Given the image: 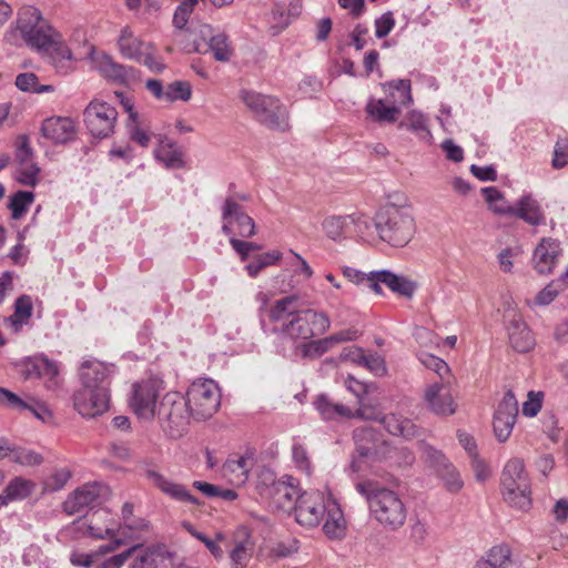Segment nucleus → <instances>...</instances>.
<instances>
[{"mask_svg":"<svg viewBox=\"0 0 568 568\" xmlns=\"http://www.w3.org/2000/svg\"><path fill=\"white\" fill-rule=\"evenodd\" d=\"M110 494L109 486L100 481H92L74 489L71 497H108Z\"/></svg>","mask_w":568,"mask_h":568,"instance_id":"obj_55","label":"nucleus"},{"mask_svg":"<svg viewBox=\"0 0 568 568\" xmlns=\"http://www.w3.org/2000/svg\"><path fill=\"white\" fill-rule=\"evenodd\" d=\"M47 364L44 363V356L27 357L18 363L16 366L19 373L26 378L39 377V371Z\"/></svg>","mask_w":568,"mask_h":568,"instance_id":"obj_52","label":"nucleus"},{"mask_svg":"<svg viewBox=\"0 0 568 568\" xmlns=\"http://www.w3.org/2000/svg\"><path fill=\"white\" fill-rule=\"evenodd\" d=\"M34 195L29 191H18L10 196L8 207L12 212V219L19 220L33 203Z\"/></svg>","mask_w":568,"mask_h":568,"instance_id":"obj_44","label":"nucleus"},{"mask_svg":"<svg viewBox=\"0 0 568 568\" xmlns=\"http://www.w3.org/2000/svg\"><path fill=\"white\" fill-rule=\"evenodd\" d=\"M195 489L205 495L206 497H237L236 493L232 489H225L220 491L217 486L209 484L206 481L195 480L193 483Z\"/></svg>","mask_w":568,"mask_h":568,"instance_id":"obj_62","label":"nucleus"},{"mask_svg":"<svg viewBox=\"0 0 568 568\" xmlns=\"http://www.w3.org/2000/svg\"><path fill=\"white\" fill-rule=\"evenodd\" d=\"M84 123L95 139H106L114 132L118 120L116 109L104 101L92 100L83 112Z\"/></svg>","mask_w":568,"mask_h":568,"instance_id":"obj_11","label":"nucleus"},{"mask_svg":"<svg viewBox=\"0 0 568 568\" xmlns=\"http://www.w3.org/2000/svg\"><path fill=\"white\" fill-rule=\"evenodd\" d=\"M323 231L333 241H338L349 234L348 214L326 216L322 222Z\"/></svg>","mask_w":568,"mask_h":568,"instance_id":"obj_39","label":"nucleus"},{"mask_svg":"<svg viewBox=\"0 0 568 568\" xmlns=\"http://www.w3.org/2000/svg\"><path fill=\"white\" fill-rule=\"evenodd\" d=\"M514 560L511 549L508 545L501 544L491 547L486 556L479 559L474 568H513Z\"/></svg>","mask_w":568,"mask_h":568,"instance_id":"obj_28","label":"nucleus"},{"mask_svg":"<svg viewBox=\"0 0 568 568\" xmlns=\"http://www.w3.org/2000/svg\"><path fill=\"white\" fill-rule=\"evenodd\" d=\"M113 372L112 365H106L97 359H87L82 362L80 369H79V376L81 379V383L83 384V374L88 373L90 383L89 386L93 387H100V386H106L109 388V377L111 376Z\"/></svg>","mask_w":568,"mask_h":568,"instance_id":"obj_24","label":"nucleus"},{"mask_svg":"<svg viewBox=\"0 0 568 568\" xmlns=\"http://www.w3.org/2000/svg\"><path fill=\"white\" fill-rule=\"evenodd\" d=\"M163 382L159 378H148L132 385L129 405L141 419L151 420L158 413L156 402Z\"/></svg>","mask_w":568,"mask_h":568,"instance_id":"obj_9","label":"nucleus"},{"mask_svg":"<svg viewBox=\"0 0 568 568\" xmlns=\"http://www.w3.org/2000/svg\"><path fill=\"white\" fill-rule=\"evenodd\" d=\"M131 568H185L175 561V552L158 544L138 549Z\"/></svg>","mask_w":568,"mask_h":568,"instance_id":"obj_15","label":"nucleus"},{"mask_svg":"<svg viewBox=\"0 0 568 568\" xmlns=\"http://www.w3.org/2000/svg\"><path fill=\"white\" fill-rule=\"evenodd\" d=\"M150 521L133 514V505L125 503L122 506L121 532L130 539H140L142 534L150 531Z\"/></svg>","mask_w":568,"mask_h":568,"instance_id":"obj_23","label":"nucleus"},{"mask_svg":"<svg viewBox=\"0 0 568 568\" xmlns=\"http://www.w3.org/2000/svg\"><path fill=\"white\" fill-rule=\"evenodd\" d=\"M185 399L192 418L205 420L211 418L221 405L220 388L213 379H199L191 384Z\"/></svg>","mask_w":568,"mask_h":568,"instance_id":"obj_7","label":"nucleus"},{"mask_svg":"<svg viewBox=\"0 0 568 568\" xmlns=\"http://www.w3.org/2000/svg\"><path fill=\"white\" fill-rule=\"evenodd\" d=\"M395 26V19L390 11L385 12L375 20V36L378 39H383L393 30Z\"/></svg>","mask_w":568,"mask_h":568,"instance_id":"obj_64","label":"nucleus"},{"mask_svg":"<svg viewBox=\"0 0 568 568\" xmlns=\"http://www.w3.org/2000/svg\"><path fill=\"white\" fill-rule=\"evenodd\" d=\"M281 258L282 253L277 250H274L257 255L245 266V268L251 277H256L263 268L277 264Z\"/></svg>","mask_w":568,"mask_h":568,"instance_id":"obj_43","label":"nucleus"},{"mask_svg":"<svg viewBox=\"0 0 568 568\" xmlns=\"http://www.w3.org/2000/svg\"><path fill=\"white\" fill-rule=\"evenodd\" d=\"M252 542H250L248 537L245 540L239 541L233 550L231 551V560L234 568H243L248 562L252 556Z\"/></svg>","mask_w":568,"mask_h":568,"instance_id":"obj_57","label":"nucleus"},{"mask_svg":"<svg viewBox=\"0 0 568 568\" xmlns=\"http://www.w3.org/2000/svg\"><path fill=\"white\" fill-rule=\"evenodd\" d=\"M33 304L32 298L29 295H21L14 302V312L12 315L6 318V322L10 323L14 332H19L21 327L28 323L32 316Z\"/></svg>","mask_w":568,"mask_h":568,"instance_id":"obj_36","label":"nucleus"},{"mask_svg":"<svg viewBox=\"0 0 568 568\" xmlns=\"http://www.w3.org/2000/svg\"><path fill=\"white\" fill-rule=\"evenodd\" d=\"M165 94V101L169 102L176 100L189 101L191 99L192 89L186 81H174L168 85Z\"/></svg>","mask_w":568,"mask_h":568,"instance_id":"obj_56","label":"nucleus"},{"mask_svg":"<svg viewBox=\"0 0 568 568\" xmlns=\"http://www.w3.org/2000/svg\"><path fill=\"white\" fill-rule=\"evenodd\" d=\"M52 64L60 73H67L70 69L72 60V52L69 47L62 41L61 36L58 33L50 44L48 51Z\"/></svg>","mask_w":568,"mask_h":568,"instance_id":"obj_35","label":"nucleus"},{"mask_svg":"<svg viewBox=\"0 0 568 568\" xmlns=\"http://www.w3.org/2000/svg\"><path fill=\"white\" fill-rule=\"evenodd\" d=\"M210 50L217 61H229L232 57V48L229 38L224 33H217L209 40Z\"/></svg>","mask_w":568,"mask_h":568,"instance_id":"obj_48","label":"nucleus"},{"mask_svg":"<svg viewBox=\"0 0 568 568\" xmlns=\"http://www.w3.org/2000/svg\"><path fill=\"white\" fill-rule=\"evenodd\" d=\"M417 358L426 368L434 371L439 379L445 381V378L452 377L450 368L444 359L426 352H418Z\"/></svg>","mask_w":568,"mask_h":568,"instance_id":"obj_45","label":"nucleus"},{"mask_svg":"<svg viewBox=\"0 0 568 568\" xmlns=\"http://www.w3.org/2000/svg\"><path fill=\"white\" fill-rule=\"evenodd\" d=\"M34 486L32 480L16 477L7 485L4 497H29L33 493Z\"/></svg>","mask_w":568,"mask_h":568,"instance_id":"obj_51","label":"nucleus"},{"mask_svg":"<svg viewBox=\"0 0 568 568\" xmlns=\"http://www.w3.org/2000/svg\"><path fill=\"white\" fill-rule=\"evenodd\" d=\"M98 68L103 77L114 81H123L128 74L125 67L115 62L110 55H103Z\"/></svg>","mask_w":568,"mask_h":568,"instance_id":"obj_46","label":"nucleus"},{"mask_svg":"<svg viewBox=\"0 0 568 568\" xmlns=\"http://www.w3.org/2000/svg\"><path fill=\"white\" fill-rule=\"evenodd\" d=\"M241 99L265 126L282 132L290 129L287 110L276 98L243 90Z\"/></svg>","mask_w":568,"mask_h":568,"instance_id":"obj_4","label":"nucleus"},{"mask_svg":"<svg viewBox=\"0 0 568 568\" xmlns=\"http://www.w3.org/2000/svg\"><path fill=\"white\" fill-rule=\"evenodd\" d=\"M154 156L169 169H180L184 165L183 152L169 139H161L154 150Z\"/></svg>","mask_w":568,"mask_h":568,"instance_id":"obj_32","label":"nucleus"},{"mask_svg":"<svg viewBox=\"0 0 568 568\" xmlns=\"http://www.w3.org/2000/svg\"><path fill=\"white\" fill-rule=\"evenodd\" d=\"M378 422L382 423L392 435L413 438L418 434L417 426L410 419L396 414H382Z\"/></svg>","mask_w":568,"mask_h":568,"instance_id":"obj_33","label":"nucleus"},{"mask_svg":"<svg viewBox=\"0 0 568 568\" xmlns=\"http://www.w3.org/2000/svg\"><path fill=\"white\" fill-rule=\"evenodd\" d=\"M481 193L485 196L486 202L489 205V209L498 214L496 207H510L508 203L505 202L503 193L495 186H487L481 189Z\"/></svg>","mask_w":568,"mask_h":568,"instance_id":"obj_61","label":"nucleus"},{"mask_svg":"<svg viewBox=\"0 0 568 568\" xmlns=\"http://www.w3.org/2000/svg\"><path fill=\"white\" fill-rule=\"evenodd\" d=\"M160 424L172 438L181 437L192 417L189 404L179 393H166L158 407Z\"/></svg>","mask_w":568,"mask_h":568,"instance_id":"obj_6","label":"nucleus"},{"mask_svg":"<svg viewBox=\"0 0 568 568\" xmlns=\"http://www.w3.org/2000/svg\"><path fill=\"white\" fill-rule=\"evenodd\" d=\"M313 404L324 420H333L338 417L353 418V410L349 407L339 403H335L326 394H320Z\"/></svg>","mask_w":568,"mask_h":568,"instance_id":"obj_30","label":"nucleus"},{"mask_svg":"<svg viewBox=\"0 0 568 568\" xmlns=\"http://www.w3.org/2000/svg\"><path fill=\"white\" fill-rule=\"evenodd\" d=\"M40 168L32 160L18 165L17 180L27 186H36L39 182Z\"/></svg>","mask_w":568,"mask_h":568,"instance_id":"obj_50","label":"nucleus"},{"mask_svg":"<svg viewBox=\"0 0 568 568\" xmlns=\"http://www.w3.org/2000/svg\"><path fill=\"white\" fill-rule=\"evenodd\" d=\"M372 222L368 216L363 213L348 214V231L349 234L355 233L361 237H366L371 234Z\"/></svg>","mask_w":568,"mask_h":568,"instance_id":"obj_54","label":"nucleus"},{"mask_svg":"<svg viewBox=\"0 0 568 568\" xmlns=\"http://www.w3.org/2000/svg\"><path fill=\"white\" fill-rule=\"evenodd\" d=\"M379 274L383 284L400 296L412 298L417 290V284L405 276L397 275L388 270H381Z\"/></svg>","mask_w":568,"mask_h":568,"instance_id":"obj_34","label":"nucleus"},{"mask_svg":"<svg viewBox=\"0 0 568 568\" xmlns=\"http://www.w3.org/2000/svg\"><path fill=\"white\" fill-rule=\"evenodd\" d=\"M365 111L376 122L394 123L400 113V108L395 105L388 98L386 100L371 98Z\"/></svg>","mask_w":568,"mask_h":568,"instance_id":"obj_26","label":"nucleus"},{"mask_svg":"<svg viewBox=\"0 0 568 568\" xmlns=\"http://www.w3.org/2000/svg\"><path fill=\"white\" fill-rule=\"evenodd\" d=\"M453 377L435 382L428 385L424 392V400L428 409L438 416H450L455 414L457 404L450 394Z\"/></svg>","mask_w":568,"mask_h":568,"instance_id":"obj_12","label":"nucleus"},{"mask_svg":"<svg viewBox=\"0 0 568 568\" xmlns=\"http://www.w3.org/2000/svg\"><path fill=\"white\" fill-rule=\"evenodd\" d=\"M361 366L367 368L376 376H383L387 373L385 361L377 353L364 354V359L362 361Z\"/></svg>","mask_w":568,"mask_h":568,"instance_id":"obj_60","label":"nucleus"},{"mask_svg":"<svg viewBox=\"0 0 568 568\" xmlns=\"http://www.w3.org/2000/svg\"><path fill=\"white\" fill-rule=\"evenodd\" d=\"M17 29L26 43L38 51H48L58 34L33 7L23 8L19 12Z\"/></svg>","mask_w":568,"mask_h":568,"instance_id":"obj_5","label":"nucleus"},{"mask_svg":"<svg viewBox=\"0 0 568 568\" xmlns=\"http://www.w3.org/2000/svg\"><path fill=\"white\" fill-rule=\"evenodd\" d=\"M253 466L251 455L230 457L222 467V476L233 486H242L248 478V473Z\"/></svg>","mask_w":568,"mask_h":568,"instance_id":"obj_22","label":"nucleus"},{"mask_svg":"<svg viewBox=\"0 0 568 568\" xmlns=\"http://www.w3.org/2000/svg\"><path fill=\"white\" fill-rule=\"evenodd\" d=\"M356 445L351 467L353 471H363L366 467L376 462L390 459L395 449H393L372 427L357 428L354 432Z\"/></svg>","mask_w":568,"mask_h":568,"instance_id":"obj_3","label":"nucleus"},{"mask_svg":"<svg viewBox=\"0 0 568 568\" xmlns=\"http://www.w3.org/2000/svg\"><path fill=\"white\" fill-rule=\"evenodd\" d=\"M124 108L131 120V123L128 125L130 139L143 148L148 146L151 140L150 134L138 125V113L133 111V105L126 101Z\"/></svg>","mask_w":568,"mask_h":568,"instance_id":"obj_47","label":"nucleus"},{"mask_svg":"<svg viewBox=\"0 0 568 568\" xmlns=\"http://www.w3.org/2000/svg\"><path fill=\"white\" fill-rule=\"evenodd\" d=\"M197 3L196 0H183L173 14V26L176 29H184L186 26L190 14L193 11L194 6Z\"/></svg>","mask_w":568,"mask_h":568,"instance_id":"obj_59","label":"nucleus"},{"mask_svg":"<svg viewBox=\"0 0 568 568\" xmlns=\"http://www.w3.org/2000/svg\"><path fill=\"white\" fill-rule=\"evenodd\" d=\"M373 516L390 529L400 527L406 518L403 499H367Z\"/></svg>","mask_w":568,"mask_h":568,"instance_id":"obj_16","label":"nucleus"},{"mask_svg":"<svg viewBox=\"0 0 568 568\" xmlns=\"http://www.w3.org/2000/svg\"><path fill=\"white\" fill-rule=\"evenodd\" d=\"M327 507V499H295L293 515L297 524L312 528L324 519Z\"/></svg>","mask_w":568,"mask_h":568,"instance_id":"obj_17","label":"nucleus"},{"mask_svg":"<svg viewBox=\"0 0 568 568\" xmlns=\"http://www.w3.org/2000/svg\"><path fill=\"white\" fill-rule=\"evenodd\" d=\"M400 129H406L423 141L429 142L432 133L427 124L425 115L418 111H410L407 113L404 121L399 123Z\"/></svg>","mask_w":568,"mask_h":568,"instance_id":"obj_37","label":"nucleus"},{"mask_svg":"<svg viewBox=\"0 0 568 568\" xmlns=\"http://www.w3.org/2000/svg\"><path fill=\"white\" fill-rule=\"evenodd\" d=\"M426 453L428 457L432 458L438 467H442L440 476L448 491L452 494H456L463 487V480L459 476V473L450 463H448L446 457L440 452L432 447H428L426 449Z\"/></svg>","mask_w":568,"mask_h":568,"instance_id":"obj_25","label":"nucleus"},{"mask_svg":"<svg viewBox=\"0 0 568 568\" xmlns=\"http://www.w3.org/2000/svg\"><path fill=\"white\" fill-rule=\"evenodd\" d=\"M88 373L83 374V384L73 395L74 409L83 417L93 418L109 409L110 392L106 386H89Z\"/></svg>","mask_w":568,"mask_h":568,"instance_id":"obj_10","label":"nucleus"},{"mask_svg":"<svg viewBox=\"0 0 568 568\" xmlns=\"http://www.w3.org/2000/svg\"><path fill=\"white\" fill-rule=\"evenodd\" d=\"M118 47L124 58L138 61L145 50H149L150 44L135 37L129 27H124L118 39Z\"/></svg>","mask_w":568,"mask_h":568,"instance_id":"obj_29","label":"nucleus"},{"mask_svg":"<svg viewBox=\"0 0 568 568\" xmlns=\"http://www.w3.org/2000/svg\"><path fill=\"white\" fill-rule=\"evenodd\" d=\"M11 460L22 466H38L42 464L43 457L34 450L13 447Z\"/></svg>","mask_w":568,"mask_h":568,"instance_id":"obj_58","label":"nucleus"},{"mask_svg":"<svg viewBox=\"0 0 568 568\" xmlns=\"http://www.w3.org/2000/svg\"><path fill=\"white\" fill-rule=\"evenodd\" d=\"M500 484L503 491L513 497H529L531 494L530 483L520 458H511L507 462L501 473Z\"/></svg>","mask_w":568,"mask_h":568,"instance_id":"obj_13","label":"nucleus"},{"mask_svg":"<svg viewBox=\"0 0 568 568\" xmlns=\"http://www.w3.org/2000/svg\"><path fill=\"white\" fill-rule=\"evenodd\" d=\"M328 507L325 514L323 530L328 538L341 539L345 535L346 521L337 504V499H327Z\"/></svg>","mask_w":568,"mask_h":568,"instance_id":"obj_27","label":"nucleus"},{"mask_svg":"<svg viewBox=\"0 0 568 568\" xmlns=\"http://www.w3.org/2000/svg\"><path fill=\"white\" fill-rule=\"evenodd\" d=\"M518 415V403L515 394L507 390L494 414L493 428L500 443L506 442L514 428Z\"/></svg>","mask_w":568,"mask_h":568,"instance_id":"obj_14","label":"nucleus"},{"mask_svg":"<svg viewBox=\"0 0 568 568\" xmlns=\"http://www.w3.org/2000/svg\"><path fill=\"white\" fill-rule=\"evenodd\" d=\"M508 335L511 347L526 353L534 347V338L527 325L520 318H514L508 326Z\"/></svg>","mask_w":568,"mask_h":568,"instance_id":"obj_31","label":"nucleus"},{"mask_svg":"<svg viewBox=\"0 0 568 568\" xmlns=\"http://www.w3.org/2000/svg\"><path fill=\"white\" fill-rule=\"evenodd\" d=\"M0 405L19 412L29 410L34 417L42 422H47L51 418V413L45 405L33 398L23 399L3 387H0Z\"/></svg>","mask_w":568,"mask_h":568,"instance_id":"obj_20","label":"nucleus"},{"mask_svg":"<svg viewBox=\"0 0 568 568\" xmlns=\"http://www.w3.org/2000/svg\"><path fill=\"white\" fill-rule=\"evenodd\" d=\"M296 295L285 296L275 302L274 306L270 311V318L274 323L287 321L297 313L292 305L297 301Z\"/></svg>","mask_w":568,"mask_h":568,"instance_id":"obj_42","label":"nucleus"},{"mask_svg":"<svg viewBox=\"0 0 568 568\" xmlns=\"http://www.w3.org/2000/svg\"><path fill=\"white\" fill-rule=\"evenodd\" d=\"M146 476L163 494L171 495L172 497H192L184 486L170 481L154 470H149Z\"/></svg>","mask_w":568,"mask_h":568,"instance_id":"obj_41","label":"nucleus"},{"mask_svg":"<svg viewBox=\"0 0 568 568\" xmlns=\"http://www.w3.org/2000/svg\"><path fill=\"white\" fill-rule=\"evenodd\" d=\"M331 326L325 313L307 308L298 311L293 317L284 321L281 326L274 327L278 338L292 342L307 341L315 335L324 334Z\"/></svg>","mask_w":568,"mask_h":568,"instance_id":"obj_2","label":"nucleus"},{"mask_svg":"<svg viewBox=\"0 0 568 568\" xmlns=\"http://www.w3.org/2000/svg\"><path fill=\"white\" fill-rule=\"evenodd\" d=\"M222 232L231 236L250 239L256 234L254 220L237 203L236 197L226 196L221 206Z\"/></svg>","mask_w":568,"mask_h":568,"instance_id":"obj_8","label":"nucleus"},{"mask_svg":"<svg viewBox=\"0 0 568 568\" xmlns=\"http://www.w3.org/2000/svg\"><path fill=\"white\" fill-rule=\"evenodd\" d=\"M382 88L389 93L388 99L395 105H408L413 101L409 80L389 81L382 84Z\"/></svg>","mask_w":568,"mask_h":568,"instance_id":"obj_38","label":"nucleus"},{"mask_svg":"<svg viewBox=\"0 0 568 568\" xmlns=\"http://www.w3.org/2000/svg\"><path fill=\"white\" fill-rule=\"evenodd\" d=\"M498 214L501 215H514L525 221L526 223L537 226L546 223L545 214L538 203L531 195H523L516 203L510 207H496Z\"/></svg>","mask_w":568,"mask_h":568,"instance_id":"obj_18","label":"nucleus"},{"mask_svg":"<svg viewBox=\"0 0 568 568\" xmlns=\"http://www.w3.org/2000/svg\"><path fill=\"white\" fill-rule=\"evenodd\" d=\"M71 478V473L67 469H60L45 478L42 483L41 494L50 495L62 489Z\"/></svg>","mask_w":568,"mask_h":568,"instance_id":"obj_49","label":"nucleus"},{"mask_svg":"<svg viewBox=\"0 0 568 568\" xmlns=\"http://www.w3.org/2000/svg\"><path fill=\"white\" fill-rule=\"evenodd\" d=\"M395 485V479L389 480L387 485H382L377 480H367L358 483L356 489L361 495L366 497H393L396 495L393 490Z\"/></svg>","mask_w":568,"mask_h":568,"instance_id":"obj_40","label":"nucleus"},{"mask_svg":"<svg viewBox=\"0 0 568 568\" xmlns=\"http://www.w3.org/2000/svg\"><path fill=\"white\" fill-rule=\"evenodd\" d=\"M302 356L314 358L320 357L327 351H329L333 346L331 345V342L328 341V337L315 339L306 343H301L298 345Z\"/></svg>","mask_w":568,"mask_h":568,"instance_id":"obj_53","label":"nucleus"},{"mask_svg":"<svg viewBox=\"0 0 568 568\" xmlns=\"http://www.w3.org/2000/svg\"><path fill=\"white\" fill-rule=\"evenodd\" d=\"M542 398L541 392H529L527 400L523 404V414L527 417L536 416L541 409Z\"/></svg>","mask_w":568,"mask_h":568,"instance_id":"obj_63","label":"nucleus"},{"mask_svg":"<svg viewBox=\"0 0 568 568\" xmlns=\"http://www.w3.org/2000/svg\"><path fill=\"white\" fill-rule=\"evenodd\" d=\"M374 226L379 239L394 247L406 246L416 232L410 210L395 204L385 205L376 213Z\"/></svg>","mask_w":568,"mask_h":568,"instance_id":"obj_1","label":"nucleus"},{"mask_svg":"<svg viewBox=\"0 0 568 568\" xmlns=\"http://www.w3.org/2000/svg\"><path fill=\"white\" fill-rule=\"evenodd\" d=\"M561 254L560 243L557 240L545 237L536 246L532 255L534 268L539 274H549Z\"/></svg>","mask_w":568,"mask_h":568,"instance_id":"obj_19","label":"nucleus"},{"mask_svg":"<svg viewBox=\"0 0 568 568\" xmlns=\"http://www.w3.org/2000/svg\"><path fill=\"white\" fill-rule=\"evenodd\" d=\"M41 132L53 143H67L75 135V124L70 118L53 116L43 121Z\"/></svg>","mask_w":568,"mask_h":568,"instance_id":"obj_21","label":"nucleus"}]
</instances>
